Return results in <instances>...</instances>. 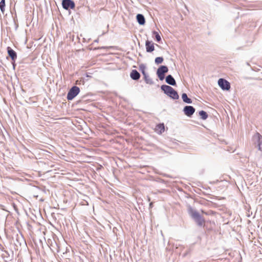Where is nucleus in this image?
Returning <instances> with one entry per match:
<instances>
[{
	"instance_id": "obj_24",
	"label": "nucleus",
	"mask_w": 262,
	"mask_h": 262,
	"mask_svg": "<svg viewBox=\"0 0 262 262\" xmlns=\"http://www.w3.org/2000/svg\"><path fill=\"white\" fill-rule=\"evenodd\" d=\"M148 201L149 202L150 201V199L149 197L148 198Z\"/></svg>"
},
{
	"instance_id": "obj_15",
	"label": "nucleus",
	"mask_w": 262,
	"mask_h": 262,
	"mask_svg": "<svg viewBox=\"0 0 262 262\" xmlns=\"http://www.w3.org/2000/svg\"><path fill=\"white\" fill-rule=\"evenodd\" d=\"M182 98L183 99V101L187 103H191L192 100L188 98L187 95L186 93H183L182 95Z\"/></svg>"
},
{
	"instance_id": "obj_6",
	"label": "nucleus",
	"mask_w": 262,
	"mask_h": 262,
	"mask_svg": "<svg viewBox=\"0 0 262 262\" xmlns=\"http://www.w3.org/2000/svg\"><path fill=\"white\" fill-rule=\"evenodd\" d=\"M62 7L64 9L68 10L69 8L74 9L75 4L71 0H63L62 2Z\"/></svg>"
},
{
	"instance_id": "obj_12",
	"label": "nucleus",
	"mask_w": 262,
	"mask_h": 262,
	"mask_svg": "<svg viewBox=\"0 0 262 262\" xmlns=\"http://www.w3.org/2000/svg\"><path fill=\"white\" fill-rule=\"evenodd\" d=\"M130 76V77L133 80H138L140 77V75L139 73L136 70H134L132 71Z\"/></svg>"
},
{
	"instance_id": "obj_9",
	"label": "nucleus",
	"mask_w": 262,
	"mask_h": 262,
	"mask_svg": "<svg viewBox=\"0 0 262 262\" xmlns=\"http://www.w3.org/2000/svg\"><path fill=\"white\" fill-rule=\"evenodd\" d=\"M146 50L147 52H151L154 51L155 47L154 43L149 40H147L145 42Z\"/></svg>"
},
{
	"instance_id": "obj_11",
	"label": "nucleus",
	"mask_w": 262,
	"mask_h": 262,
	"mask_svg": "<svg viewBox=\"0 0 262 262\" xmlns=\"http://www.w3.org/2000/svg\"><path fill=\"white\" fill-rule=\"evenodd\" d=\"M166 82L168 84L171 85H176V82L173 78V77L171 75H169L166 77Z\"/></svg>"
},
{
	"instance_id": "obj_8",
	"label": "nucleus",
	"mask_w": 262,
	"mask_h": 262,
	"mask_svg": "<svg viewBox=\"0 0 262 262\" xmlns=\"http://www.w3.org/2000/svg\"><path fill=\"white\" fill-rule=\"evenodd\" d=\"M254 139L258 142L259 150L262 151V136L257 133L254 135Z\"/></svg>"
},
{
	"instance_id": "obj_21",
	"label": "nucleus",
	"mask_w": 262,
	"mask_h": 262,
	"mask_svg": "<svg viewBox=\"0 0 262 262\" xmlns=\"http://www.w3.org/2000/svg\"><path fill=\"white\" fill-rule=\"evenodd\" d=\"M153 34L155 35V38L158 42H159L161 40V36L157 32L154 31Z\"/></svg>"
},
{
	"instance_id": "obj_4",
	"label": "nucleus",
	"mask_w": 262,
	"mask_h": 262,
	"mask_svg": "<svg viewBox=\"0 0 262 262\" xmlns=\"http://www.w3.org/2000/svg\"><path fill=\"white\" fill-rule=\"evenodd\" d=\"M168 71V68L165 66H161L159 67L157 71V74L160 79L162 80L164 78V74L166 73Z\"/></svg>"
},
{
	"instance_id": "obj_3",
	"label": "nucleus",
	"mask_w": 262,
	"mask_h": 262,
	"mask_svg": "<svg viewBox=\"0 0 262 262\" xmlns=\"http://www.w3.org/2000/svg\"><path fill=\"white\" fill-rule=\"evenodd\" d=\"M80 89L76 86H73L69 91L67 95V99L69 100H72L79 93Z\"/></svg>"
},
{
	"instance_id": "obj_22",
	"label": "nucleus",
	"mask_w": 262,
	"mask_h": 262,
	"mask_svg": "<svg viewBox=\"0 0 262 262\" xmlns=\"http://www.w3.org/2000/svg\"><path fill=\"white\" fill-rule=\"evenodd\" d=\"M152 205H153V203H152V202H151V203L149 204V207H150V208H152Z\"/></svg>"
},
{
	"instance_id": "obj_2",
	"label": "nucleus",
	"mask_w": 262,
	"mask_h": 262,
	"mask_svg": "<svg viewBox=\"0 0 262 262\" xmlns=\"http://www.w3.org/2000/svg\"><path fill=\"white\" fill-rule=\"evenodd\" d=\"M161 90L171 98L173 99H178L179 98L177 92L172 87L167 85H163L161 86Z\"/></svg>"
},
{
	"instance_id": "obj_19",
	"label": "nucleus",
	"mask_w": 262,
	"mask_h": 262,
	"mask_svg": "<svg viewBox=\"0 0 262 262\" xmlns=\"http://www.w3.org/2000/svg\"><path fill=\"white\" fill-rule=\"evenodd\" d=\"M145 69H146V67L144 64H141V65H140L139 69L141 71V72L143 75L147 74L145 72Z\"/></svg>"
},
{
	"instance_id": "obj_16",
	"label": "nucleus",
	"mask_w": 262,
	"mask_h": 262,
	"mask_svg": "<svg viewBox=\"0 0 262 262\" xmlns=\"http://www.w3.org/2000/svg\"><path fill=\"white\" fill-rule=\"evenodd\" d=\"M144 76V79L147 84H152L153 81L151 79V78L147 74L143 75Z\"/></svg>"
},
{
	"instance_id": "obj_10",
	"label": "nucleus",
	"mask_w": 262,
	"mask_h": 262,
	"mask_svg": "<svg viewBox=\"0 0 262 262\" xmlns=\"http://www.w3.org/2000/svg\"><path fill=\"white\" fill-rule=\"evenodd\" d=\"M7 51L8 55L11 57V59L15 61L17 58L16 53L9 47L7 48Z\"/></svg>"
},
{
	"instance_id": "obj_17",
	"label": "nucleus",
	"mask_w": 262,
	"mask_h": 262,
	"mask_svg": "<svg viewBox=\"0 0 262 262\" xmlns=\"http://www.w3.org/2000/svg\"><path fill=\"white\" fill-rule=\"evenodd\" d=\"M199 115L201 116V118L203 120H205L208 117V115L207 113L204 111H201L199 112Z\"/></svg>"
},
{
	"instance_id": "obj_13",
	"label": "nucleus",
	"mask_w": 262,
	"mask_h": 262,
	"mask_svg": "<svg viewBox=\"0 0 262 262\" xmlns=\"http://www.w3.org/2000/svg\"><path fill=\"white\" fill-rule=\"evenodd\" d=\"M165 129L164 124H158L156 128L155 131L158 134H162L164 132Z\"/></svg>"
},
{
	"instance_id": "obj_18",
	"label": "nucleus",
	"mask_w": 262,
	"mask_h": 262,
	"mask_svg": "<svg viewBox=\"0 0 262 262\" xmlns=\"http://www.w3.org/2000/svg\"><path fill=\"white\" fill-rule=\"evenodd\" d=\"M5 0H2L0 2V9L3 13L5 11Z\"/></svg>"
},
{
	"instance_id": "obj_20",
	"label": "nucleus",
	"mask_w": 262,
	"mask_h": 262,
	"mask_svg": "<svg viewBox=\"0 0 262 262\" xmlns=\"http://www.w3.org/2000/svg\"><path fill=\"white\" fill-rule=\"evenodd\" d=\"M163 61V58L162 57H158L155 59V63L157 64L162 63Z\"/></svg>"
},
{
	"instance_id": "obj_1",
	"label": "nucleus",
	"mask_w": 262,
	"mask_h": 262,
	"mask_svg": "<svg viewBox=\"0 0 262 262\" xmlns=\"http://www.w3.org/2000/svg\"><path fill=\"white\" fill-rule=\"evenodd\" d=\"M188 212L191 217L194 220L198 226H203L204 225L205 220L197 211L193 209L192 208H189Z\"/></svg>"
},
{
	"instance_id": "obj_23",
	"label": "nucleus",
	"mask_w": 262,
	"mask_h": 262,
	"mask_svg": "<svg viewBox=\"0 0 262 262\" xmlns=\"http://www.w3.org/2000/svg\"><path fill=\"white\" fill-rule=\"evenodd\" d=\"M202 212L203 213H204V214H206V215L209 214L208 213H207V212H205V211H203V210H202Z\"/></svg>"
},
{
	"instance_id": "obj_7",
	"label": "nucleus",
	"mask_w": 262,
	"mask_h": 262,
	"mask_svg": "<svg viewBox=\"0 0 262 262\" xmlns=\"http://www.w3.org/2000/svg\"><path fill=\"white\" fill-rule=\"evenodd\" d=\"M183 111L186 116L190 117L194 113L195 108L192 106H186L184 107Z\"/></svg>"
},
{
	"instance_id": "obj_14",
	"label": "nucleus",
	"mask_w": 262,
	"mask_h": 262,
	"mask_svg": "<svg viewBox=\"0 0 262 262\" xmlns=\"http://www.w3.org/2000/svg\"><path fill=\"white\" fill-rule=\"evenodd\" d=\"M137 19L140 25H143L145 24V18L142 14H138L137 15Z\"/></svg>"
},
{
	"instance_id": "obj_5",
	"label": "nucleus",
	"mask_w": 262,
	"mask_h": 262,
	"mask_svg": "<svg viewBox=\"0 0 262 262\" xmlns=\"http://www.w3.org/2000/svg\"><path fill=\"white\" fill-rule=\"evenodd\" d=\"M218 84L223 90L229 91L230 89V83L224 79H219L218 80Z\"/></svg>"
}]
</instances>
